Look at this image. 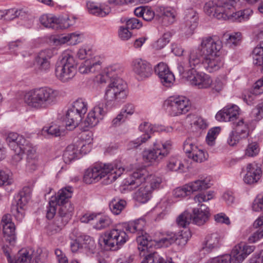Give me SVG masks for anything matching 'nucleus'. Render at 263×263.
Instances as JSON below:
<instances>
[{
	"label": "nucleus",
	"instance_id": "1",
	"mask_svg": "<svg viewBox=\"0 0 263 263\" xmlns=\"http://www.w3.org/2000/svg\"><path fill=\"white\" fill-rule=\"evenodd\" d=\"M121 71L119 65H114L107 67L104 70V74H101L97 77L99 83H108L104 95L107 107H111L124 102L127 97L128 91L126 83L118 77Z\"/></svg>",
	"mask_w": 263,
	"mask_h": 263
},
{
	"label": "nucleus",
	"instance_id": "2",
	"mask_svg": "<svg viewBox=\"0 0 263 263\" xmlns=\"http://www.w3.org/2000/svg\"><path fill=\"white\" fill-rule=\"evenodd\" d=\"M145 221L143 219H139L134 221L125 223L124 228L126 231L136 235L138 249L140 251L147 250L152 246L157 244L158 246L168 247L176 241V233L166 231L161 233V238L159 240H153L144 230Z\"/></svg>",
	"mask_w": 263,
	"mask_h": 263
},
{
	"label": "nucleus",
	"instance_id": "3",
	"mask_svg": "<svg viewBox=\"0 0 263 263\" xmlns=\"http://www.w3.org/2000/svg\"><path fill=\"white\" fill-rule=\"evenodd\" d=\"M233 4H229L227 1H209L205 4L204 10L209 16L218 20H229L232 21L241 22L247 20L252 12L249 9L234 12Z\"/></svg>",
	"mask_w": 263,
	"mask_h": 263
},
{
	"label": "nucleus",
	"instance_id": "4",
	"mask_svg": "<svg viewBox=\"0 0 263 263\" xmlns=\"http://www.w3.org/2000/svg\"><path fill=\"white\" fill-rule=\"evenodd\" d=\"M125 166L126 167L121 165H95L86 170L83 181L86 184H92L106 177L103 183L105 185L110 184L125 171L128 165Z\"/></svg>",
	"mask_w": 263,
	"mask_h": 263
},
{
	"label": "nucleus",
	"instance_id": "5",
	"mask_svg": "<svg viewBox=\"0 0 263 263\" xmlns=\"http://www.w3.org/2000/svg\"><path fill=\"white\" fill-rule=\"evenodd\" d=\"M130 168L127 171H129V176L126 179V183L133 187L134 189L139 187L144 183L147 188L153 192L155 190L159 188L162 179L153 175H149L148 172L145 166L143 165H129Z\"/></svg>",
	"mask_w": 263,
	"mask_h": 263
},
{
	"label": "nucleus",
	"instance_id": "6",
	"mask_svg": "<svg viewBox=\"0 0 263 263\" xmlns=\"http://www.w3.org/2000/svg\"><path fill=\"white\" fill-rule=\"evenodd\" d=\"M58 95L57 90L49 87L36 88L25 92L24 101L30 108H46L55 102Z\"/></svg>",
	"mask_w": 263,
	"mask_h": 263
},
{
	"label": "nucleus",
	"instance_id": "7",
	"mask_svg": "<svg viewBox=\"0 0 263 263\" xmlns=\"http://www.w3.org/2000/svg\"><path fill=\"white\" fill-rule=\"evenodd\" d=\"M209 52L205 53L202 64L207 71L212 72L218 70L223 65L219 57V52L222 47V43L217 37L208 36L207 48Z\"/></svg>",
	"mask_w": 263,
	"mask_h": 263
},
{
	"label": "nucleus",
	"instance_id": "8",
	"mask_svg": "<svg viewBox=\"0 0 263 263\" xmlns=\"http://www.w3.org/2000/svg\"><path fill=\"white\" fill-rule=\"evenodd\" d=\"M77 65L74 57L70 51L63 52L56 63V77L63 82H68L76 75Z\"/></svg>",
	"mask_w": 263,
	"mask_h": 263
},
{
	"label": "nucleus",
	"instance_id": "9",
	"mask_svg": "<svg viewBox=\"0 0 263 263\" xmlns=\"http://www.w3.org/2000/svg\"><path fill=\"white\" fill-rule=\"evenodd\" d=\"M128 236L124 230L113 229L106 232L100 239L99 243L106 250H117L128 240Z\"/></svg>",
	"mask_w": 263,
	"mask_h": 263
},
{
	"label": "nucleus",
	"instance_id": "10",
	"mask_svg": "<svg viewBox=\"0 0 263 263\" xmlns=\"http://www.w3.org/2000/svg\"><path fill=\"white\" fill-rule=\"evenodd\" d=\"M166 111L175 117L187 113L191 107L190 100L183 96H171L164 102Z\"/></svg>",
	"mask_w": 263,
	"mask_h": 263
},
{
	"label": "nucleus",
	"instance_id": "11",
	"mask_svg": "<svg viewBox=\"0 0 263 263\" xmlns=\"http://www.w3.org/2000/svg\"><path fill=\"white\" fill-rule=\"evenodd\" d=\"M31 189L25 186L14 196L11 206V213L18 221H21L25 215L24 206L31 198Z\"/></svg>",
	"mask_w": 263,
	"mask_h": 263
},
{
	"label": "nucleus",
	"instance_id": "12",
	"mask_svg": "<svg viewBox=\"0 0 263 263\" xmlns=\"http://www.w3.org/2000/svg\"><path fill=\"white\" fill-rule=\"evenodd\" d=\"M208 40V36L202 37L199 46L189 51L184 61L191 69H195L199 66L202 63L201 58H204L205 53L209 52V48H207Z\"/></svg>",
	"mask_w": 263,
	"mask_h": 263
},
{
	"label": "nucleus",
	"instance_id": "13",
	"mask_svg": "<svg viewBox=\"0 0 263 263\" xmlns=\"http://www.w3.org/2000/svg\"><path fill=\"white\" fill-rule=\"evenodd\" d=\"M153 150L145 151L143 152V157L144 160L152 162L159 161L165 157L169 153L171 147V142L170 141L162 142L157 140L153 143Z\"/></svg>",
	"mask_w": 263,
	"mask_h": 263
},
{
	"label": "nucleus",
	"instance_id": "14",
	"mask_svg": "<svg viewBox=\"0 0 263 263\" xmlns=\"http://www.w3.org/2000/svg\"><path fill=\"white\" fill-rule=\"evenodd\" d=\"M249 134V124L243 119L236 120L233 123V130L228 139V143L234 146L242 140L247 138Z\"/></svg>",
	"mask_w": 263,
	"mask_h": 263
},
{
	"label": "nucleus",
	"instance_id": "15",
	"mask_svg": "<svg viewBox=\"0 0 263 263\" xmlns=\"http://www.w3.org/2000/svg\"><path fill=\"white\" fill-rule=\"evenodd\" d=\"M72 193V188L71 186H67L60 190L57 196H52L47 207V218L48 219H52L56 213V205L58 204L62 203L66 198L71 197Z\"/></svg>",
	"mask_w": 263,
	"mask_h": 263
},
{
	"label": "nucleus",
	"instance_id": "16",
	"mask_svg": "<svg viewBox=\"0 0 263 263\" xmlns=\"http://www.w3.org/2000/svg\"><path fill=\"white\" fill-rule=\"evenodd\" d=\"M183 150L187 154V157L192 158L195 162L202 163L207 159L208 154L198 148L195 140L192 138H189L184 141Z\"/></svg>",
	"mask_w": 263,
	"mask_h": 263
},
{
	"label": "nucleus",
	"instance_id": "17",
	"mask_svg": "<svg viewBox=\"0 0 263 263\" xmlns=\"http://www.w3.org/2000/svg\"><path fill=\"white\" fill-rule=\"evenodd\" d=\"M57 54V50L54 48L41 50L35 58L36 67L40 71L47 72L51 67L50 59Z\"/></svg>",
	"mask_w": 263,
	"mask_h": 263
},
{
	"label": "nucleus",
	"instance_id": "18",
	"mask_svg": "<svg viewBox=\"0 0 263 263\" xmlns=\"http://www.w3.org/2000/svg\"><path fill=\"white\" fill-rule=\"evenodd\" d=\"M255 247L244 243L236 245L229 256L230 263H241L247 256L254 251Z\"/></svg>",
	"mask_w": 263,
	"mask_h": 263
},
{
	"label": "nucleus",
	"instance_id": "19",
	"mask_svg": "<svg viewBox=\"0 0 263 263\" xmlns=\"http://www.w3.org/2000/svg\"><path fill=\"white\" fill-rule=\"evenodd\" d=\"M105 114L103 109V104L99 103L88 114L86 118L82 122L84 130L96 126L100 120H102Z\"/></svg>",
	"mask_w": 263,
	"mask_h": 263
},
{
	"label": "nucleus",
	"instance_id": "20",
	"mask_svg": "<svg viewBox=\"0 0 263 263\" xmlns=\"http://www.w3.org/2000/svg\"><path fill=\"white\" fill-rule=\"evenodd\" d=\"M132 67L138 79L141 80L149 77L153 72L152 65L146 61L140 58L134 60Z\"/></svg>",
	"mask_w": 263,
	"mask_h": 263
},
{
	"label": "nucleus",
	"instance_id": "21",
	"mask_svg": "<svg viewBox=\"0 0 263 263\" xmlns=\"http://www.w3.org/2000/svg\"><path fill=\"white\" fill-rule=\"evenodd\" d=\"M40 22L45 27L54 29L67 28L71 25L68 22V18L62 20L51 14L42 15L40 18Z\"/></svg>",
	"mask_w": 263,
	"mask_h": 263
},
{
	"label": "nucleus",
	"instance_id": "22",
	"mask_svg": "<svg viewBox=\"0 0 263 263\" xmlns=\"http://www.w3.org/2000/svg\"><path fill=\"white\" fill-rule=\"evenodd\" d=\"M239 108L236 105H232L224 107L218 111L216 115L215 118L219 121L233 122L236 120L237 117L239 114Z\"/></svg>",
	"mask_w": 263,
	"mask_h": 263
},
{
	"label": "nucleus",
	"instance_id": "23",
	"mask_svg": "<svg viewBox=\"0 0 263 263\" xmlns=\"http://www.w3.org/2000/svg\"><path fill=\"white\" fill-rule=\"evenodd\" d=\"M153 125L148 122H143L139 126V129L144 134L134 141L129 142V146L132 148H136L142 144L145 143L151 138L150 135L153 133Z\"/></svg>",
	"mask_w": 263,
	"mask_h": 263
},
{
	"label": "nucleus",
	"instance_id": "24",
	"mask_svg": "<svg viewBox=\"0 0 263 263\" xmlns=\"http://www.w3.org/2000/svg\"><path fill=\"white\" fill-rule=\"evenodd\" d=\"M156 17L164 25H169L175 22V11L170 7L158 6L156 9Z\"/></svg>",
	"mask_w": 263,
	"mask_h": 263
},
{
	"label": "nucleus",
	"instance_id": "25",
	"mask_svg": "<svg viewBox=\"0 0 263 263\" xmlns=\"http://www.w3.org/2000/svg\"><path fill=\"white\" fill-rule=\"evenodd\" d=\"M155 72L158 75L162 84L166 87L170 86L175 80L174 74L165 63L158 64L155 68Z\"/></svg>",
	"mask_w": 263,
	"mask_h": 263
},
{
	"label": "nucleus",
	"instance_id": "26",
	"mask_svg": "<svg viewBox=\"0 0 263 263\" xmlns=\"http://www.w3.org/2000/svg\"><path fill=\"white\" fill-rule=\"evenodd\" d=\"M246 171L243 180L247 184H253L256 183L261 177L262 171L258 165H247L246 168H242L241 173Z\"/></svg>",
	"mask_w": 263,
	"mask_h": 263
},
{
	"label": "nucleus",
	"instance_id": "27",
	"mask_svg": "<svg viewBox=\"0 0 263 263\" xmlns=\"http://www.w3.org/2000/svg\"><path fill=\"white\" fill-rule=\"evenodd\" d=\"M101 64L100 58L95 56L83 62L81 64L79 70L80 73L83 74L95 72L100 69Z\"/></svg>",
	"mask_w": 263,
	"mask_h": 263
},
{
	"label": "nucleus",
	"instance_id": "28",
	"mask_svg": "<svg viewBox=\"0 0 263 263\" xmlns=\"http://www.w3.org/2000/svg\"><path fill=\"white\" fill-rule=\"evenodd\" d=\"M209 216V208L205 205L201 204L199 208L193 210V222L198 226H202L208 220Z\"/></svg>",
	"mask_w": 263,
	"mask_h": 263
},
{
	"label": "nucleus",
	"instance_id": "29",
	"mask_svg": "<svg viewBox=\"0 0 263 263\" xmlns=\"http://www.w3.org/2000/svg\"><path fill=\"white\" fill-rule=\"evenodd\" d=\"M198 16L196 11L190 9L185 12L184 17V29L188 34H192L198 25Z\"/></svg>",
	"mask_w": 263,
	"mask_h": 263
},
{
	"label": "nucleus",
	"instance_id": "30",
	"mask_svg": "<svg viewBox=\"0 0 263 263\" xmlns=\"http://www.w3.org/2000/svg\"><path fill=\"white\" fill-rule=\"evenodd\" d=\"M220 236L217 233L208 235L202 245V250L206 253H210L218 248L220 246Z\"/></svg>",
	"mask_w": 263,
	"mask_h": 263
},
{
	"label": "nucleus",
	"instance_id": "31",
	"mask_svg": "<svg viewBox=\"0 0 263 263\" xmlns=\"http://www.w3.org/2000/svg\"><path fill=\"white\" fill-rule=\"evenodd\" d=\"M83 117L69 107L65 115L66 127L68 130H72L82 121Z\"/></svg>",
	"mask_w": 263,
	"mask_h": 263
},
{
	"label": "nucleus",
	"instance_id": "32",
	"mask_svg": "<svg viewBox=\"0 0 263 263\" xmlns=\"http://www.w3.org/2000/svg\"><path fill=\"white\" fill-rule=\"evenodd\" d=\"M191 193L205 190L212 185L210 177H201L199 179L188 183Z\"/></svg>",
	"mask_w": 263,
	"mask_h": 263
},
{
	"label": "nucleus",
	"instance_id": "33",
	"mask_svg": "<svg viewBox=\"0 0 263 263\" xmlns=\"http://www.w3.org/2000/svg\"><path fill=\"white\" fill-rule=\"evenodd\" d=\"M81 36V34L77 32L71 33L65 35L59 36L55 39L54 42H55L57 41L61 44L67 43L69 45H75L82 41Z\"/></svg>",
	"mask_w": 263,
	"mask_h": 263
},
{
	"label": "nucleus",
	"instance_id": "34",
	"mask_svg": "<svg viewBox=\"0 0 263 263\" xmlns=\"http://www.w3.org/2000/svg\"><path fill=\"white\" fill-rule=\"evenodd\" d=\"M26 141L24 137L15 133H9L6 138V141L11 149L22 146L25 144Z\"/></svg>",
	"mask_w": 263,
	"mask_h": 263
},
{
	"label": "nucleus",
	"instance_id": "35",
	"mask_svg": "<svg viewBox=\"0 0 263 263\" xmlns=\"http://www.w3.org/2000/svg\"><path fill=\"white\" fill-rule=\"evenodd\" d=\"M79 150L76 145H69L63 154V160L66 164L70 163L72 160L78 158Z\"/></svg>",
	"mask_w": 263,
	"mask_h": 263
},
{
	"label": "nucleus",
	"instance_id": "36",
	"mask_svg": "<svg viewBox=\"0 0 263 263\" xmlns=\"http://www.w3.org/2000/svg\"><path fill=\"white\" fill-rule=\"evenodd\" d=\"M34 256L31 250H22L19 251L14 260L10 261V263H31L32 258Z\"/></svg>",
	"mask_w": 263,
	"mask_h": 263
},
{
	"label": "nucleus",
	"instance_id": "37",
	"mask_svg": "<svg viewBox=\"0 0 263 263\" xmlns=\"http://www.w3.org/2000/svg\"><path fill=\"white\" fill-rule=\"evenodd\" d=\"M3 234L6 240L10 243H14L16 240L15 227L14 223H9L4 224Z\"/></svg>",
	"mask_w": 263,
	"mask_h": 263
},
{
	"label": "nucleus",
	"instance_id": "38",
	"mask_svg": "<svg viewBox=\"0 0 263 263\" xmlns=\"http://www.w3.org/2000/svg\"><path fill=\"white\" fill-rule=\"evenodd\" d=\"M186 120L192 127H194L196 129H203L207 127L205 120L201 117L195 115H189Z\"/></svg>",
	"mask_w": 263,
	"mask_h": 263
},
{
	"label": "nucleus",
	"instance_id": "39",
	"mask_svg": "<svg viewBox=\"0 0 263 263\" xmlns=\"http://www.w3.org/2000/svg\"><path fill=\"white\" fill-rule=\"evenodd\" d=\"M252 56L254 64L261 67L263 70V42L254 48L252 52ZM262 79H263V77Z\"/></svg>",
	"mask_w": 263,
	"mask_h": 263
},
{
	"label": "nucleus",
	"instance_id": "40",
	"mask_svg": "<svg viewBox=\"0 0 263 263\" xmlns=\"http://www.w3.org/2000/svg\"><path fill=\"white\" fill-rule=\"evenodd\" d=\"M146 185L140 187L135 194V199L142 203L146 202L151 197L152 192Z\"/></svg>",
	"mask_w": 263,
	"mask_h": 263
},
{
	"label": "nucleus",
	"instance_id": "41",
	"mask_svg": "<svg viewBox=\"0 0 263 263\" xmlns=\"http://www.w3.org/2000/svg\"><path fill=\"white\" fill-rule=\"evenodd\" d=\"M126 205L125 200L121 199H113L109 204L111 212L115 215H119Z\"/></svg>",
	"mask_w": 263,
	"mask_h": 263
},
{
	"label": "nucleus",
	"instance_id": "42",
	"mask_svg": "<svg viewBox=\"0 0 263 263\" xmlns=\"http://www.w3.org/2000/svg\"><path fill=\"white\" fill-rule=\"evenodd\" d=\"M95 221L93 228L97 230L105 229L112 223V221L108 216L100 214L97 215Z\"/></svg>",
	"mask_w": 263,
	"mask_h": 263
},
{
	"label": "nucleus",
	"instance_id": "43",
	"mask_svg": "<svg viewBox=\"0 0 263 263\" xmlns=\"http://www.w3.org/2000/svg\"><path fill=\"white\" fill-rule=\"evenodd\" d=\"M70 198H66L62 203L58 204V205L60 206L58 213L66 216L68 215L69 217L71 218L74 211V207L73 204L68 201Z\"/></svg>",
	"mask_w": 263,
	"mask_h": 263
},
{
	"label": "nucleus",
	"instance_id": "44",
	"mask_svg": "<svg viewBox=\"0 0 263 263\" xmlns=\"http://www.w3.org/2000/svg\"><path fill=\"white\" fill-rule=\"evenodd\" d=\"M70 107L83 117L87 111L88 104L85 100L80 98L75 101Z\"/></svg>",
	"mask_w": 263,
	"mask_h": 263
},
{
	"label": "nucleus",
	"instance_id": "45",
	"mask_svg": "<svg viewBox=\"0 0 263 263\" xmlns=\"http://www.w3.org/2000/svg\"><path fill=\"white\" fill-rule=\"evenodd\" d=\"M191 221H193L192 215L186 211L180 214L176 219L177 225L182 228H186Z\"/></svg>",
	"mask_w": 263,
	"mask_h": 263
},
{
	"label": "nucleus",
	"instance_id": "46",
	"mask_svg": "<svg viewBox=\"0 0 263 263\" xmlns=\"http://www.w3.org/2000/svg\"><path fill=\"white\" fill-rule=\"evenodd\" d=\"M22 147H23L22 149L24 153H26L28 163H30L31 160H34L36 158L35 147L33 146L28 141H26L25 144H23Z\"/></svg>",
	"mask_w": 263,
	"mask_h": 263
},
{
	"label": "nucleus",
	"instance_id": "47",
	"mask_svg": "<svg viewBox=\"0 0 263 263\" xmlns=\"http://www.w3.org/2000/svg\"><path fill=\"white\" fill-rule=\"evenodd\" d=\"M191 237V233L189 230H182L178 234L176 233L175 243L181 247L184 246Z\"/></svg>",
	"mask_w": 263,
	"mask_h": 263
},
{
	"label": "nucleus",
	"instance_id": "48",
	"mask_svg": "<svg viewBox=\"0 0 263 263\" xmlns=\"http://www.w3.org/2000/svg\"><path fill=\"white\" fill-rule=\"evenodd\" d=\"M82 238V245L83 249L90 253H93L96 248V244L94 240L89 236H81Z\"/></svg>",
	"mask_w": 263,
	"mask_h": 263
},
{
	"label": "nucleus",
	"instance_id": "49",
	"mask_svg": "<svg viewBox=\"0 0 263 263\" xmlns=\"http://www.w3.org/2000/svg\"><path fill=\"white\" fill-rule=\"evenodd\" d=\"M9 47L10 50L22 52L28 48V45L25 40H17L10 42Z\"/></svg>",
	"mask_w": 263,
	"mask_h": 263
},
{
	"label": "nucleus",
	"instance_id": "50",
	"mask_svg": "<svg viewBox=\"0 0 263 263\" xmlns=\"http://www.w3.org/2000/svg\"><path fill=\"white\" fill-rule=\"evenodd\" d=\"M86 6L89 12L97 16L104 17L108 13V12H107L103 10L94 2H88Z\"/></svg>",
	"mask_w": 263,
	"mask_h": 263
},
{
	"label": "nucleus",
	"instance_id": "51",
	"mask_svg": "<svg viewBox=\"0 0 263 263\" xmlns=\"http://www.w3.org/2000/svg\"><path fill=\"white\" fill-rule=\"evenodd\" d=\"M5 20L10 21L16 17H22L25 15V11L21 9L12 8L4 10Z\"/></svg>",
	"mask_w": 263,
	"mask_h": 263
},
{
	"label": "nucleus",
	"instance_id": "52",
	"mask_svg": "<svg viewBox=\"0 0 263 263\" xmlns=\"http://www.w3.org/2000/svg\"><path fill=\"white\" fill-rule=\"evenodd\" d=\"M192 194L188 183L178 187L173 191V196L175 198H184Z\"/></svg>",
	"mask_w": 263,
	"mask_h": 263
},
{
	"label": "nucleus",
	"instance_id": "53",
	"mask_svg": "<svg viewBox=\"0 0 263 263\" xmlns=\"http://www.w3.org/2000/svg\"><path fill=\"white\" fill-rule=\"evenodd\" d=\"M172 37L171 32L164 33L162 36L159 38L153 45L154 48L156 50H160L168 43Z\"/></svg>",
	"mask_w": 263,
	"mask_h": 263
},
{
	"label": "nucleus",
	"instance_id": "54",
	"mask_svg": "<svg viewBox=\"0 0 263 263\" xmlns=\"http://www.w3.org/2000/svg\"><path fill=\"white\" fill-rule=\"evenodd\" d=\"M202 72H198L195 69H191L187 72L186 78L191 84L197 86L198 81L201 80Z\"/></svg>",
	"mask_w": 263,
	"mask_h": 263
},
{
	"label": "nucleus",
	"instance_id": "55",
	"mask_svg": "<svg viewBox=\"0 0 263 263\" xmlns=\"http://www.w3.org/2000/svg\"><path fill=\"white\" fill-rule=\"evenodd\" d=\"M141 263H166L164 259L157 252L146 255Z\"/></svg>",
	"mask_w": 263,
	"mask_h": 263
},
{
	"label": "nucleus",
	"instance_id": "56",
	"mask_svg": "<svg viewBox=\"0 0 263 263\" xmlns=\"http://www.w3.org/2000/svg\"><path fill=\"white\" fill-rule=\"evenodd\" d=\"M71 218L67 216L60 214L58 213V215L55 218L54 224L57 228L55 229L56 232L61 230L69 221Z\"/></svg>",
	"mask_w": 263,
	"mask_h": 263
},
{
	"label": "nucleus",
	"instance_id": "57",
	"mask_svg": "<svg viewBox=\"0 0 263 263\" xmlns=\"http://www.w3.org/2000/svg\"><path fill=\"white\" fill-rule=\"evenodd\" d=\"M220 131V128L219 127L212 128L209 130L206 137V141L208 145L212 146L214 144L215 139Z\"/></svg>",
	"mask_w": 263,
	"mask_h": 263
},
{
	"label": "nucleus",
	"instance_id": "58",
	"mask_svg": "<svg viewBox=\"0 0 263 263\" xmlns=\"http://www.w3.org/2000/svg\"><path fill=\"white\" fill-rule=\"evenodd\" d=\"M241 33L234 32L231 34H224V36L228 37L226 39V44L230 47L236 46L241 40Z\"/></svg>",
	"mask_w": 263,
	"mask_h": 263
},
{
	"label": "nucleus",
	"instance_id": "59",
	"mask_svg": "<svg viewBox=\"0 0 263 263\" xmlns=\"http://www.w3.org/2000/svg\"><path fill=\"white\" fill-rule=\"evenodd\" d=\"M42 134L44 136L47 135L58 137L60 136L61 131L58 125H52L49 127H43L42 130Z\"/></svg>",
	"mask_w": 263,
	"mask_h": 263
},
{
	"label": "nucleus",
	"instance_id": "60",
	"mask_svg": "<svg viewBox=\"0 0 263 263\" xmlns=\"http://www.w3.org/2000/svg\"><path fill=\"white\" fill-rule=\"evenodd\" d=\"M226 84V79L223 78H217L214 81H212L211 87L216 92L221 91Z\"/></svg>",
	"mask_w": 263,
	"mask_h": 263
},
{
	"label": "nucleus",
	"instance_id": "61",
	"mask_svg": "<svg viewBox=\"0 0 263 263\" xmlns=\"http://www.w3.org/2000/svg\"><path fill=\"white\" fill-rule=\"evenodd\" d=\"M214 197V192L209 191L206 193H199L194 197V201L199 204L203 202H206Z\"/></svg>",
	"mask_w": 263,
	"mask_h": 263
},
{
	"label": "nucleus",
	"instance_id": "62",
	"mask_svg": "<svg viewBox=\"0 0 263 263\" xmlns=\"http://www.w3.org/2000/svg\"><path fill=\"white\" fill-rule=\"evenodd\" d=\"M212 83L211 78L208 74L202 73L201 80L198 81L197 87L198 88H209Z\"/></svg>",
	"mask_w": 263,
	"mask_h": 263
},
{
	"label": "nucleus",
	"instance_id": "63",
	"mask_svg": "<svg viewBox=\"0 0 263 263\" xmlns=\"http://www.w3.org/2000/svg\"><path fill=\"white\" fill-rule=\"evenodd\" d=\"M259 151L258 145L256 142L249 143L246 149L245 154L250 157H253L258 154Z\"/></svg>",
	"mask_w": 263,
	"mask_h": 263
},
{
	"label": "nucleus",
	"instance_id": "64",
	"mask_svg": "<svg viewBox=\"0 0 263 263\" xmlns=\"http://www.w3.org/2000/svg\"><path fill=\"white\" fill-rule=\"evenodd\" d=\"M126 26L130 29H139L142 26V23L138 18L133 17L126 21Z\"/></svg>",
	"mask_w": 263,
	"mask_h": 263
}]
</instances>
